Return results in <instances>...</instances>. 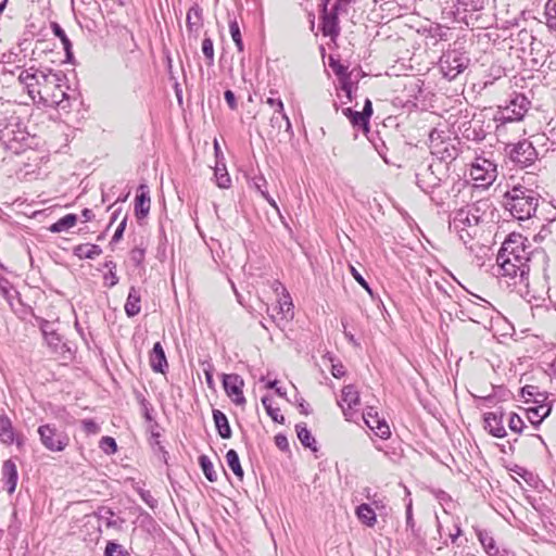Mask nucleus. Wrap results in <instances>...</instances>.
I'll return each instance as SVG.
<instances>
[{
	"label": "nucleus",
	"instance_id": "864d4df0",
	"mask_svg": "<svg viewBox=\"0 0 556 556\" xmlns=\"http://www.w3.org/2000/svg\"><path fill=\"white\" fill-rule=\"evenodd\" d=\"M355 0H336V2L332 4L331 9L334 11L345 14L348 13L349 8L352 3H354Z\"/></svg>",
	"mask_w": 556,
	"mask_h": 556
},
{
	"label": "nucleus",
	"instance_id": "58836bf2",
	"mask_svg": "<svg viewBox=\"0 0 556 556\" xmlns=\"http://www.w3.org/2000/svg\"><path fill=\"white\" fill-rule=\"evenodd\" d=\"M262 404L274 421L278 424L285 422V417L280 414V409L273 406V399L270 396H264Z\"/></svg>",
	"mask_w": 556,
	"mask_h": 556
},
{
	"label": "nucleus",
	"instance_id": "a18cd8bd",
	"mask_svg": "<svg viewBox=\"0 0 556 556\" xmlns=\"http://www.w3.org/2000/svg\"><path fill=\"white\" fill-rule=\"evenodd\" d=\"M544 46L531 45L530 47H520L519 50L525 54L532 56V60L538 62L540 59L544 58Z\"/></svg>",
	"mask_w": 556,
	"mask_h": 556
},
{
	"label": "nucleus",
	"instance_id": "7ed1b4c3",
	"mask_svg": "<svg viewBox=\"0 0 556 556\" xmlns=\"http://www.w3.org/2000/svg\"><path fill=\"white\" fill-rule=\"evenodd\" d=\"M11 74L17 75L18 83L26 89L34 102H40L42 94H47V88L55 86L58 72L52 70H39L35 66L23 68L16 66Z\"/></svg>",
	"mask_w": 556,
	"mask_h": 556
},
{
	"label": "nucleus",
	"instance_id": "680f3d73",
	"mask_svg": "<svg viewBox=\"0 0 556 556\" xmlns=\"http://www.w3.org/2000/svg\"><path fill=\"white\" fill-rule=\"evenodd\" d=\"M253 187L263 195V192H267V181L264 176H257L253 178Z\"/></svg>",
	"mask_w": 556,
	"mask_h": 556
},
{
	"label": "nucleus",
	"instance_id": "6e6d98bb",
	"mask_svg": "<svg viewBox=\"0 0 556 556\" xmlns=\"http://www.w3.org/2000/svg\"><path fill=\"white\" fill-rule=\"evenodd\" d=\"M266 104L274 110V113H282V111H285L283 102L280 98L268 97L266 99Z\"/></svg>",
	"mask_w": 556,
	"mask_h": 556
},
{
	"label": "nucleus",
	"instance_id": "774afa93",
	"mask_svg": "<svg viewBox=\"0 0 556 556\" xmlns=\"http://www.w3.org/2000/svg\"><path fill=\"white\" fill-rule=\"evenodd\" d=\"M331 374L334 378H341L345 375L344 366L341 363L332 364Z\"/></svg>",
	"mask_w": 556,
	"mask_h": 556
},
{
	"label": "nucleus",
	"instance_id": "5701e85b",
	"mask_svg": "<svg viewBox=\"0 0 556 556\" xmlns=\"http://www.w3.org/2000/svg\"><path fill=\"white\" fill-rule=\"evenodd\" d=\"M355 514L359 521L367 527H374L377 522V515L374 508L366 503H363L356 507Z\"/></svg>",
	"mask_w": 556,
	"mask_h": 556
},
{
	"label": "nucleus",
	"instance_id": "09e8293b",
	"mask_svg": "<svg viewBox=\"0 0 556 556\" xmlns=\"http://www.w3.org/2000/svg\"><path fill=\"white\" fill-rule=\"evenodd\" d=\"M363 419L366 426L370 429L375 424H377L381 418H379L377 410L374 407H367L363 414Z\"/></svg>",
	"mask_w": 556,
	"mask_h": 556
},
{
	"label": "nucleus",
	"instance_id": "c03bdc74",
	"mask_svg": "<svg viewBox=\"0 0 556 556\" xmlns=\"http://www.w3.org/2000/svg\"><path fill=\"white\" fill-rule=\"evenodd\" d=\"M229 31H230L231 38H232L237 49L240 52L243 51V41H242V37H241V31H240L239 24L236 20H231L229 22Z\"/></svg>",
	"mask_w": 556,
	"mask_h": 556
},
{
	"label": "nucleus",
	"instance_id": "72a5a7b5",
	"mask_svg": "<svg viewBox=\"0 0 556 556\" xmlns=\"http://www.w3.org/2000/svg\"><path fill=\"white\" fill-rule=\"evenodd\" d=\"M77 222V216L75 214H67L60 218L58 222L51 225L50 230L52 232H62L66 231L70 228L74 227Z\"/></svg>",
	"mask_w": 556,
	"mask_h": 556
},
{
	"label": "nucleus",
	"instance_id": "5fc2aeb1",
	"mask_svg": "<svg viewBox=\"0 0 556 556\" xmlns=\"http://www.w3.org/2000/svg\"><path fill=\"white\" fill-rule=\"evenodd\" d=\"M105 556H125L119 544L109 542L105 547Z\"/></svg>",
	"mask_w": 556,
	"mask_h": 556
},
{
	"label": "nucleus",
	"instance_id": "9d476101",
	"mask_svg": "<svg viewBox=\"0 0 556 556\" xmlns=\"http://www.w3.org/2000/svg\"><path fill=\"white\" fill-rule=\"evenodd\" d=\"M63 77L64 76L58 72V80L55 86L47 88V94H42L39 103H42L47 106H53L65 112L70 110V96L63 88Z\"/></svg>",
	"mask_w": 556,
	"mask_h": 556
},
{
	"label": "nucleus",
	"instance_id": "0eeeda50",
	"mask_svg": "<svg viewBox=\"0 0 556 556\" xmlns=\"http://www.w3.org/2000/svg\"><path fill=\"white\" fill-rule=\"evenodd\" d=\"M469 176L478 187H489L497 177V166L485 157H476L470 166Z\"/></svg>",
	"mask_w": 556,
	"mask_h": 556
},
{
	"label": "nucleus",
	"instance_id": "c85d7f7f",
	"mask_svg": "<svg viewBox=\"0 0 556 556\" xmlns=\"http://www.w3.org/2000/svg\"><path fill=\"white\" fill-rule=\"evenodd\" d=\"M442 149H437L432 152V154H435L439 156L438 161H441L443 164L446 165L447 162L453 161L457 156V149L450 144L442 142Z\"/></svg>",
	"mask_w": 556,
	"mask_h": 556
},
{
	"label": "nucleus",
	"instance_id": "423d86ee",
	"mask_svg": "<svg viewBox=\"0 0 556 556\" xmlns=\"http://www.w3.org/2000/svg\"><path fill=\"white\" fill-rule=\"evenodd\" d=\"M470 59L463 52L451 50L440 58V68L445 78L455 79L469 65Z\"/></svg>",
	"mask_w": 556,
	"mask_h": 556
},
{
	"label": "nucleus",
	"instance_id": "4d7b16f0",
	"mask_svg": "<svg viewBox=\"0 0 556 556\" xmlns=\"http://www.w3.org/2000/svg\"><path fill=\"white\" fill-rule=\"evenodd\" d=\"M350 271L354 279L368 292L371 294V289L364 277L356 270L355 267L350 266Z\"/></svg>",
	"mask_w": 556,
	"mask_h": 556
},
{
	"label": "nucleus",
	"instance_id": "4be33fe9",
	"mask_svg": "<svg viewBox=\"0 0 556 556\" xmlns=\"http://www.w3.org/2000/svg\"><path fill=\"white\" fill-rule=\"evenodd\" d=\"M342 113L348 117L354 128H358L367 132L369 130V117L365 116L364 113L346 108L342 110Z\"/></svg>",
	"mask_w": 556,
	"mask_h": 556
},
{
	"label": "nucleus",
	"instance_id": "f257e3e1",
	"mask_svg": "<svg viewBox=\"0 0 556 556\" xmlns=\"http://www.w3.org/2000/svg\"><path fill=\"white\" fill-rule=\"evenodd\" d=\"M526 238L511 235L506 239L498 251L496 276L511 291L520 296H527L529 290V273L533 257L544 256L542 251H532L526 245Z\"/></svg>",
	"mask_w": 556,
	"mask_h": 556
},
{
	"label": "nucleus",
	"instance_id": "8fccbe9b",
	"mask_svg": "<svg viewBox=\"0 0 556 556\" xmlns=\"http://www.w3.org/2000/svg\"><path fill=\"white\" fill-rule=\"evenodd\" d=\"M100 448L111 455V454H114L116 451H117V445H116V442L113 438L111 437H102V439L100 440Z\"/></svg>",
	"mask_w": 556,
	"mask_h": 556
},
{
	"label": "nucleus",
	"instance_id": "7c9ffc66",
	"mask_svg": "<svg viewBox=\"0 0 556 556\" xmlns=\"http://www.w3.org/2000/svg\"><path fill=\"white\" fill-rule=\"evenodd\" d=\"M0 441L4 444H11L14 441L12 424L7 416H0Z\"/></svg>",
	"mask_w": 556,
	"mask_h": 556
},
{
	"label": "nucleus",
	"instance_id": "9b49d317",
	"mask_svg": "<svg viewBox=\"0 0 556 556\" xmlns=\"http://www.w3.org/2000/svg\"><path fill=\"white\" fill-rule=\"evenodd\" d=\"M330 0H321L320 9V30L325 37H330L332 41H336L340 35L341 27L339 22V12L333 9H329Z\"/></svg>",
	"mask_w": 556,
	"mask_h": 556
},
{
	"label": "nucleus",
	"instance_id": "412c9836",
	"mask_svg": "<svg viewBox=\"0 0 556 556\" xmlns=\"http://www.w3.org/2000/svg\"><path fill=\"white\" fill-rule=\"evenodd\" d=\"M141 296L137 288L131 287L128 292V296L125 303V313L128 317L138 315L141 311Z\"/></svg>",
	"mask_w": 556,
	"mask_h": 556
},
{
	"label": "nucleus",
	"instance_id": "dca6fc26",
	"mask_svg": "<svg viewBox=\"0 0 556 556\" xmlns=\"http://www.w3.org/2000/svg\"><path fill=\"white\" fill-rule=\"evenodd\" d=\"M17 469L14 462L8 459L3 463L1 468V482L3 488L8 491V493L12 494L17 484Z\"/></svg>",
	"mask_w": 556,
	"mask_h": 556
},
{
	"label": "nucleus",
	"instance_id": "4468645a",
	"mask_svg": "<svg viewBox=\"0 0 556 556\" xmlns=\"http://www.w3.org/2000/svg\"><path fill=\"white\" fill-rule=\"evenodd\" d=\"M223 386L226 394L236 405H244L245 397L243 395V379L237 374H228L223 376Z\"/></svg>",
	"mask_w": 556,
	"mask_h": 556
},
{
	"label": "nucleus",
	"instance_id": "052dcab7",
	"mask_svg": "<svg viewBox=\"0 0 556 556\" xmlns=\"http://www.w3.org/2000/svg\"><path fill=\"white\" fill-rule=\"evenodd\" d=\"M329 65L338 77L348 73V67L341 64L340 61L338 60L330 58Z\"/></svg>",
	"mask_w": 556,
	"mask_h": 556
},
{
	"label": "nucleus",
	"instance_id": "39448f33",
	"mask_svg": "<svg viewBox=\"0 0 556 556\" xmlns=\"http://www.w3.org/2000/svg\"><path fill=\"white\" fill-rule=\"evenodd\" d=\"M446 166L441 161L424 162L416 169V184L426 193L439 187L445 176Z\"/></svg>",
	"mask_w": 556,
	"mask_h": 556
},
{
	"label": "nucleus",
	"instance_id": "3c124183",
	"mask_svg": "<svg viewBox=\"0 0 556 556\" xmlns=\"http://www.w3.org/2000/svg\"><path fill=\"white\" fill-rule=\"evenodd\" d=\"M523 420L515 413H511L508 419V427L511 431L520 433L523 428Z\"/></svg>",
	"mask_w": 556,
	"mask_h": 556
},
{
	"label": "nucleus",
	"instance_id": "69168bd1",
	"mask_svg": "<svg viewBox=\"0 0 556 556\" xmlns=\"http://www.w3.org/2000/svg\"><path fill=\"white\" fill-rule=\"evenodd\" d=\"M405 515H406V526H407V528H409L412 531H414V529H415V521H414V518H413L412 502H409L407 504Z\"/></svg>",
	"mask_w": 556,
	"mask_h": 556
},
{
	"label": "nucleus",
	"instance_id": "393cba45",
	"mask_svg": "<svg viewBox=\"0 0 556 556\" xmlns=\"http://www.w3.org/2000/svg\"><path fill=\"white\" fill-rule=\"evenodd\" d=\"M213 419L218 434L223 439H229L231 437V429L226 415L219 409H214Z\"/></svg>",
	"mask_w": 556,
	"mask_h": 556
},
{
	"label": "nucleus",
	"instance_id": "2eb2a0df",
	"mask_svg": "<svg viewBox=\"0 0 556 556\" xmlns=\"http://www.w3.org/2000/svg\"><path fill=\"white\" fill-rule=\"evenodd\" d=\"M359 403V393L356 388L353 384L343 387L338 405L342 408L346 420H352L353 409L357 407Z\"/></svg>",
	"mask_w": 556,
	"mask_h": 556
},
{
	"label": "nucleus",
	"instance_id": "c756f323",
	"mask_svg": "<svg viewBox=\"0 0 556 556\" xmlns=\"http://www.w3.org/2000/svg\"><path fill=\"white\" fill-rule=\"evenodd\" d=\"M475 299L477 301L472 302V307L470 308V312L477 317H489L490 313L493 311L492 305L488 301L481 299L480 296L475 295Z\"/></svg>",
	"mask_w": 556,
	"mask_h": 556
},
{
	"label": "nucleus",
	"instance_id": "e433bc0d",
	"mask_svg": "<svg viewBox=\"0 0 556 556\" xmlns=\"http://www.w3.org/2000/svg\"><path fill=\"white\" fill-rule=\"evenodd\" d=\"M199 465L205 476V478L211 481V482H215L217 480V473L216 471L214 470V466H213V463L211 462V459L208 458V456L206 455H201L199 457Z\"/></svg>",
	"mask_w": 556,
	"mask_h": 556
},
{
	"label": "nucleus",
	"instance_id": "a878e982",
	"mask_svg": "<svg viewBox=\"0 0 556 556\" xmlns=\"http://www.w3.org/2000/svg\"><path fill=\"white\" fill-rule=\"evenodd\" d=\"M102 253V249L97 244H79L75 247L74 254L80 260H93Z\"/></svg>",
	"mask_w": 556,
	"mask_h": 556
},
{
	"label": "nucleus",
	"instance_id": "de8ad7c7",
	"mask_svg": "<svg viewBox=\"0 0 556 556\" xmlns=\"http://www.w3.org/2000/svg\"><path fill=\"white\" fill-rule=\"evenodd\" d=\"M370 429L381 439H388L391 434L390 427L384 419H380Z\"/></svg>",
	"mask_w": 556,
	"mask_h": 556
},
{
	"label": "nucleus",
	"instance_id": "c9c22d12",
	"mask_svg": "<svg viewBox=\"0 0 556 556\" xmlns=\"http://www.w3.org/2000/svg\"><path fill=\"white\" fill-rule=\"evenodd\" d=\"M226 462L228 467L233 471V473L239 478H243V469L240 465L238 453L235 450H229L226 453Z\"/></svg>",
	"mask_w": 556,
	"mask_h": 556
},
{
	"label": "nucleus",
	"instance_id": "cd10ccee",
	"mask_svg": "<svg viewBox=\"0 0 556 556\" xmlns=\"http://www.w3.org/2000/svg\"><path fill=\"white\" fill-rule=\"evenodd\" d=\"M517 49L520 47H530L531 45L542 46V41L536 40L531 31L527 29H521L517 33L516 37L513 39Z\"/></svg>",
	"mask_w": 556,
	"mask_h": 556
},
{
	"label": "nucleus",
	"instance_id": "e2e57ef3",
	"mask_svg": "<svg viewBox=\"0 0 556 556\" xmlns=\"http://www.w3.org/2000/svg\"><path fill=\"white\" fill-rule=\"evenodd\" d=\"M224 97H225V100H226L229 109L230 110H237L238 102H237L235 93L231 90H226L224 92Z\"/></svg>",
	"mask_w": 556,
	"mask_h": 556
},
{
	"label": "nucleus",
	"instance_id": "4c0bfd02",
	"mask_svg": "<svg viewBox=\"0 0 556 556\" xmlns=\"http://www.w3.org/2000/svg\"><path fill=\"white\" fill-rule=\"evenodd\" d=\"M283 125L286 126V131L291 134L292 132L291 122H290L288 115L285 113V111H282V113H274L273 116L270 117V126L273 128L280 130Z\"/></svg>",
	"mask_w": 556,
	"mask_h": 556
},
{
	"label": "nucleus",
	"instance_id": "f03ea898",
	"mask_svg": "<svg viewBox=\"0 0 556 556\" xmlns=\"http://www.w3.org/2000/svg\"><path fill=\"white\" fill-rule=\"evenodd\" d=\"M33 138L27 131L22 117L15 111L7 110L0 116V142L2 146L18 154L30 148Z\"/></svg>",
	"mask_w": 556,
	"mask_h": 556
},
{
	"label": "nucleus",
	"instance_id": "aec40b11",
	"mask_svg": "<svg viewBox=\"0 0 556 556\" xmlns=\"http://www.w3.org/2000/svg\"><path fill=\"white\" fill-rule=\"evenodd\" d=\"M40 329L42 331L47 344L53 351H58L62 344V340L61 337L56 333V330L53 328V325L47 320H43L40 324Z\"/></svg>",
	"mask_w": 556,
	"mask_h": 556
},
{
	"label": "nucleus",
	"instance_id": "6ab92c4d",
	"mask_svg": "<svg viewBox=\"0 0 556 556\" xmlns=\"http://www.w3.org/2000/svg\"><path fill=\"white\" fill-rule=\"evenodd\" d=\"M202 9L194 4L187 12L186 24L189 33H194L198 35L200 28L202 27Z\"/></svg>",
	"mask_w": 556,
	"mask_h": 556
},
{
	"label": "nucleus",
	"instance_id": "f8f14e48",
	"mask_svg": "<svg viewBox=\"0 0 556 556\" xmlns=\"http://www.w3.org/2000/svg\"><path fill=\"white\" fill-rule=\"evenodd\" d=\"M510 160L521 167L530 166L538 159V153L528 140L519 141L509 151Z\"/></svg>",
	"mask_w": 556,
	"mask_h": 556
},
{
	"label": "nucleus",
	"instance_id": "338daca9",
	"mask_svg": "<svg viewBox=\"0 0 556 556\" xmlns=\"http://www.w3.org/2000/svg\"><path fill=\"white\" fill-rule=\"evenodd\" d=\"M125 228H126V218H124L119 225L117 226L113 237H112V241L111 242H118L122 237H123V233L125 231Z\"/></svg>",
	"mask_w": 556,
	"mask_h": 556
},
{
	"label": "nucleus",
	"instance_id": "f704fd0d",
	"mask_svg": "<svg viewBox=\"0 0 556 556\" xmlns=\"http://www.w3.org/2000/svg\"><path fill=\"white\" fill-rule=\"evenodd\" d=\"M214 175H215L216 184L219 188L227 189L230 187L231 179L226 169L225 164H222V166H219V164L217 163L215 166V169H214Z\"/></svg>",
	"mask_w": 556,
	"mask_h": 556
},
{
	"label": "nucleus",
	"instance_id": "ddd939ff",
	"mask_svg": "<svg viewBox=\"0 0 556 556\" xmlns=\"http://www.w3.org/2000/svg\"><path fill=\"white\" fill-rule=\"evenodd\" d=\"M40 441L43 446L52 452H60L67 445V439L50 425H43L38 428Z\"/></svg>",
	"mask_w": 556,
	"mask_h": 556
},
{
	"label": "nucleus",
	"instance_id": "79ce46f5",
	"mask_svg": "<svg viewBox=\"0 0 556 556\" xmlns=\"http://www.w3.org/2000/svg\"><path fill=\"white\" fill-rule=\"evenodd\" d=\"M546 25L556 31V0H547L545 4Z\"/></svg>",
	"mask_w": 556,
	"mask_h": 556
},
{
	"label": "nucleus",
	"instance_id": "0e129e2a",
	"mask_svg": "<svg viewBox=\"0 0 556 556\" xmlns=\"http://www.w3.org/2000/svg\"><path fill=\"white\" fill-rule=\"evenodd\" d=\"M213 370H214L213 365L211 363H206V366L204 367L203 371L205 375L206 383L210 388H213V386H214Z\"/></svg>",
	"mask_w": 556,
	"mask_h": 556
},
{
	"label": "nucleus",
	"instance_id": "473e14b6",
	"mask_svg": "<svg viewBox=\"0 0 556 556\" xmlns=\"http://www.w3.org/2000/svg\"><path fill=\"white\" fill-rule=\"evenodd\" d=\"M51 29H52L53 35L61 40L63 49L66 53V58L70 60L73 56L72 42L68 39V37L66 36L64 29L58 23H52Z\"/></svg>",
	"mask_w": 556,
	"mask_h": 556
},
{
	"label": "nucleus",
	"instance_id": "20e7f679",
	"mask_svg": "<svg viewBox=\"0 0 556 556\" xmlns=\"http://www.w3.org/2000/svg\"><path fill=\"white\" fill-rule=\"evenodd\" d=\"M540 201V195L532 189L517 185L504 194V206L511 216L519 220H526L534 216Z\"/></svg>",
	"mask_w": 556,
	"mask_h": 556
},
{
	"label": "nucleus",
	"instance_id": "49530a36",
	"mask_svg": "<svg viewBox=\"0 0 556 556\" xmlns=\"http://www.w3.org/2000/svg\"><path fill=\"white\" fill-rule=\"evenodd\" d=\"M202 52L206 59V64L208 66L214 63V46L211 38L206 37L202 41Z\"/></svg>",
	"mask_w": 556,
	"mask_h": 556
},
{
	"label": "nucleus",
	"instance_id": "f3484780",
	"mask_svg": "<svg viewBox=\"0 0 556 556\" xmlns=\"http://www.w3.org/2000/svg\"><path fill=\"white\" fill-rule=\"evenodd\" d=\"M484 428L495 438H504L506 435L503 426V413L490 412L484 414Z\"/></svg>",
	"mask_w": 556,
	"mask_h": 556
},
{
	"label": "nucleus",
	"instance_id": "ea45409f",
	"mask_svg": "<svg viewBox=\"0 0 556 556\" xmlns=\"http://www.w3.org/2000/svg\"><path fill=\"white\" fill-rule=\"evenodd\" d=\"M479 541L489 556H496L500 554L498 547L495 545L494 539L488 533L480 532Z\"/></svg>",
	"mask_w": 556,
	"mask_h": 556
},
{
	"label": "nucleus",
	"instance_id": "2f4dec72",
	"mask_svg": "<svg viewBox=\"0 0 556 556\" xmlns=\"http://www.w3.org/2000/svg\"><path fill=\"white\" fill-rule=\"evenodd\" d=\"M551 408L546 405H540L527 410L528 419L532 425H540L548 416Z\"/></svg>",
	"mask_w": 556,
	"mask_h": 556
},
{
	"label": "nucleus",
	"instance_id": "6e6552de",
	"mask_svg": "<svg viewBox=\"0 0 556 556\" xmlns=\"http://www.w3.org/2000/svg\"><path fill=\"white\" fill-rule=\"evenodd\" d=\"M529 105V100L523 94L517 93L506 106L500 108L494 119L502 124L520 121L527 113Z\"/></svg>",
	"mask_w": 556,
	"mask_h": 556
},
{
	"label": "nucleus",
	"instance_id": "bf43d9fd",
	"mask_svg": "<svg viewBox=\"0 0 556 556\" xmlns=\"http://www.w3.org/2000/svg\"><path fill=\"white\" fill-rule=\"evenodd\" d=\"M292 302L289 301L288 298H286L283 302H279L278 314H281L285 318H287L288 315H292Z\"/></svg>",
	"mask_w": 556,
	"mask_h": 556
},
{
	"label": "nucleus",
	"instance_id": "a211bd4d",
	"mask_svg": "<svg viewBox=\"0 0 556 556\" xmlns=\"http://www.w3.org/2000/svg\"><path fill=\"white\" fill-rule=\"evenodd\" d=\"M150 365L155 372L162 374L168 367L164 349L160 342H156L153 345V349L150 353Z\"/></svg>",
	"mask_w": 556,
	"mask_h": 556
},
{
	"label": "nucleus",
	"instance_id": "b1692460",
	"mask_svg": "<svg viewBox=\"0 0 556 556\" xmlns=\"http://www.w3.org/2000/svg\"><path fill=\"white\" fill-rule=\"evenodd\" d=\"M146 186L141 185V193L136 197L135 212L137 217H146L150 211V195L148 191H144Z\"/></svg>",
	"mask_w": 556,
	"mask_h": 556
},
{
	"label": "nucleus",
	"instance_id": "1a4fd4ad",
	"mask_svg": "<svg viewBox=\"0 0 556 556\" xmlns=\"http://www.w3.org/2000/svg\"><path fill=\"white\" fill-rule=\"evenodd\" d=\"M479 208L476 205H468L467 208L458 210L450 222V229L454 231H466L468 238H472L471 229L480 222Z\"/></svg>",
	"mask_w": 556,
	"mask_h": 556
},
{
	"label": "nucleus",
	"instance_id": "a19ab883",
	"mask_svg": "<svg viewBox=\"0 0 556 556\" xmlns=\"http://www.w3.org/2000/svg\"><path fill=\"white\" fill-rule=\"evenodd\" d=\"M104 267L108 269V273L104 275V283L109 288H112L118 283L116 264L113 261H106Z\"/></svg>",
	"mask_w": 556,
	"mask_h": 556
},
{
	"label": "nucleus",
	"instance_id": "bb28decb",
	"mask_svg": "<svg viewBox=\"0 0 556 556\" xmlns=\"http://www.w3.org/2000/svg\"><path fill=\"white\" fill-rule=\"evenodd\" d=\"M296 435L303 446L317 451L316 440L307 429L305 424H298L295 426Z\"/></svg>",
	"mask_w": 556,
	"mask_h": 556
},
{
	"label": "nucleus",
	"instance_id": "603ef678",
	"mask_svg": "<svg viewBox=\"0 0 556 556\" xmlns=\"http://www.w3.org/2000/svg\"><path fill=\"white\" fill-rule=\"evenodd\" d=\"M81 427L87 434H97L100 432V426L92 419H84Z\"/></svg>",
	"mask_w": 556,
	"mask_h": 556
},
{
	"label": "nucleus",
	"instance_id": "37998d69",
	"mask_svg": "<svg viewBox=\"0 0 556 556\" xmlns=\"http://www.w3.org/2000/svg\"><path fill=\"white\" fill-rule=\"evenodd\" d=\"M113 511L108 508H100L96 514L94 518H97L99 525L104 523L106 528L115 527L116 522L113 520Z\"/></svg>",
	"mask_w": 556,
	"mask_h": 556
},
{
	"label": "nucleus",
	"instance_id": "13d9d810",
	"mask_svg": "<svg viewBox=\"0 0 556 556\" xmlns=\"http://www.w3.org/2000/svg\"><path fill=\"white\" fill-rule=\"evenodd\" d=\"M339 80H340L341 90L350 89L352 87H357L352 80V73H345V74L339 76Z\"/></svg>",
	"mask_w": 556,
	"mask_h": 556
}]
</instances>
